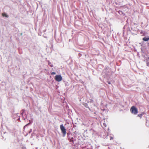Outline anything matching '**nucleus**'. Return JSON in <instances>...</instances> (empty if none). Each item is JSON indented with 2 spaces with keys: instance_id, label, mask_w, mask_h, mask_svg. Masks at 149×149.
I'll return each mask as SVG.
<instances>
[{
  "instance_id": "obj_6",
  "label": "nucleus",
  "mask_w": 149,
  "mask_h": 149,
  "mask_svg": "<svg viewBox=\"0 0 149 149\" xmlns=\"http://www.w3.org/2000/svg\"><path fill=\"white\" fill-rule=\"evenodd\" d=\"M145 114V113L144 112H143L142 113H141V114H138V116L139 117L141 118H142V116L143 114Z\"/></svg>"
},
{
  "instance_id": "obj_13",
  "label": "nucleus",
  "mask_w": 149,
  "mask_h": 149,
  "mask_svg": "<svg viewBox=\"0 0 149 149\" xmlns=\"http://www.w3.org/2000/svg\"><path fill=\"white\" fill-rule=\"evenodd\" d=\"M108 84H111V83H110V82H108Z\"/></svg>"
},
{
  "instance_id": "obj_10",
  "label": "nucleus",
  "mask_w": 149,
  "mask_h": 149,
  "mask_svg": "<svg viewBox=\"0 0 149 149\" xmlns=\"http://www.w3.org/2000/svg\"><path fill=\"white\" fill-rule=\"evenodd\" d=\"M113 138L112 136H110V140H111L112 139H113Z\"/></svg>"
},
{
  "instance_id": "obj_3",
  "label": "nucleus",
  "mask_w": 149,
  "mask_h": 149,
  "mask_svg": "<svg viewBox=\"0 0 149 149\" xmlns=\"http://www.w3.org/2000/svg\"><path fill=\"white\" fill-rule=\"evenodd\" d=\"M55 79L56 81L59 82L62 80V78L61 75H57L55 76Z\"/></svg>"
},
{
  "instance_id": "obj_12",
  "label": "nucleus",
  "mask_w": 149,
  "mask_h": 149,
  "mask_svg": "<svg viewBox=\"0 0 149 149\" xmlns=\"http://www.w3.org/2000/svg\"><path fill=\"white\" fill-rule=\"evenodd\" d=\"M24 111H22V115H23V113H24Z\"/></svg>"
},
{
  "instance_id": "obj_4",
  "label": "nucleus",
  "mask_w": 149,
  "mask_h": 149,
  "mask_svg": "<svg viewBox=\"0 0 149 149\" xmlns=\"http://www.w3.org/2000/svg\"><path fill=\"white\" fill-rule=\"evenodd\" d=\"M142 40L145 41H147L149 40V37L146 38V37L143 38Z\"/></svg>"
},
{
  "instance_id": "obj_1",
  "label": "nucleus",
  "mask_w": 149,
  "mask_h": 149,
  "mask_svg": "<svg viewBox=\"0 0 149 149\" xmlns=\"http://www.w3.org/2000/svg\"><path fill=\"white\" fill-rule=\"evenodd\" d=\"M131 113L134 115H136L138 112V109L134 106H133L131 107L130 109Z\"/></svg>"
},
{
  "instance_id": "obj_7",
  "label": "nucleus",
  "mask_w": 149,
  "mask_h": 149,
  "mask_svg": "<svg viewBox=\"0 0 149 149\" xmlns=\"http://www.w3.org/2000/svg\"><path fill=\"white\" fill-rule=\"evenodd\" d=\"M48 65L50 66L51 67H53V65L52 63L51 62H50L49 61L48 62Z\"/></svg>"
},
{
  "instance_id": "obj_11",
  "label": "nucleus",
  "mask_w": 149,
  "mask_h": 149,
  "mask_svg": "<svg viewBox=\"0 0 149 149\" xmlns=\"http://www.w3.org/2000/svg\"><path fill=\"white\" fill-rule=\"evenodd\" d=\"M147 64V65L148 66H149V62Z\"/></svg>"
},
{
  "instance_id": "obj_5",
  "label": "nucleus",
  "mask_w": 149,
  "mask_h": 149,
  "mask_svg": "<svg viewBox=\"0 0 149 149\" xmlns=\"http://www.w3.org/2000/svg\"><path fill=\"white\" fill-rule=\"evenodd\" d=\"M2 16L3 17H8V16L5 13H2Z\"/></svg>"
},
{
  "instance_id": "obj_2",
  "label": "nucleus",
  "mask_w": 149,
  "mask_h": 149,
  "mask_svg": "<svg viewBox=\"0 0 149 149\" xmlns=\"http://www.w3.org/2000/svg\"><path fill=\"white\" fill-rule=\"evenodd\" d=\"M60 128L61 131L62 132L63 134V136H65L66 133V130L63 124L61 125H60Z\"/></svg>"
},
{
  "instance_id": "obj_8",
  "label": "nucleus",
  "mask_w": 149,
  "mask_h": 149,
  "mask_svg": "<svg viewBox=\"0 0 149 149\" xmlns=\"http://www.w3.org/2000/svg\"><path fill=\"white\" fill-rule=\"evenodd\" d=\"M73 138L72 137L71 139H70V141L73 143L74 141L73 140Z\"/></svg>"
},
{
  "instance_id": "obj_9",
  "label": "nucleus",
  "mask_w": 149,
  "mask_h": 149,
  "mask_svg": "<svg viewBox=\"0 0 149 149\" xmlns=\"http://www.w3.org/2000/svg\"><path fill=\"white\" fill-rule=\"evenodd\" d=\"M56 73L55 72H53L51 73V75H54L56 74Z\"/></svg>"
}]
</instances>
